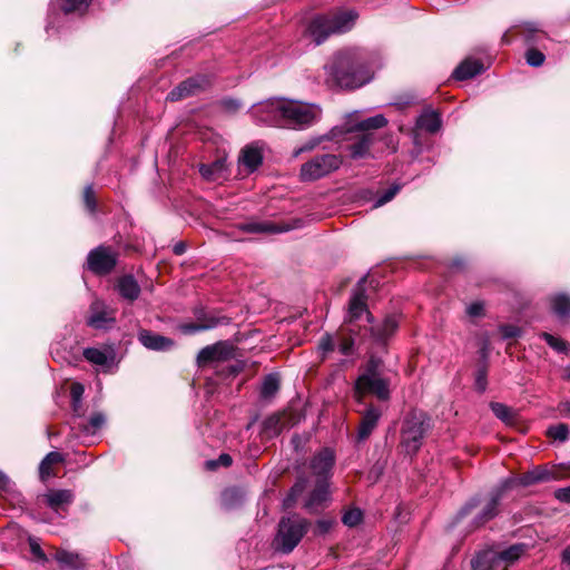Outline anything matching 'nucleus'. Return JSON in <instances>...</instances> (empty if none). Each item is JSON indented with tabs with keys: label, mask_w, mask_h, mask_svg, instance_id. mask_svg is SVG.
I'll list each match as a JSON object with an SVG mask.
<instances>
[{
	"label": "nucleus",
	"mask_w": 570,
	"mask_h": 570,
	"mask_svg": "<svg viewBox=\"0 0 570 570\" xmlns=\"http://www.w3.org/2000/svg\"><path fill=\"white\" fill-rule=\"evenodd\" d=\"M364 283L365 277L358 281L351 295L344 317V330L351 334L362 332L370 335L373 343L385 344L397 330L399 321L395 315H389L381 323L374 324L373 316L367 309Z\"/></svg>",
	"instance_id": "nucleus-1"
},
{
	"label": "nucleus",
	"mask_w": 570,
	"mask_h": 570,
	"mask_svg": "<svg viewBox=\"0 0 570 570\" xmlns=\"http://www.w3.org/2000/svg\"><path fill=\"white\" fill-rule=\"evenodd\" d=\"M328 72L341 88H360L373 78V60L364 50H345L335 56Z\"/></svg>",
	"instance_id": "nucleus-2"
},
{
	"label": "nucleus",
	"mask_w": 570,
	"mask_h": 570,
	"mask_svg": "<svg viewBox=\"0 0 570 570\" xmlns=\"http://www.w3.org/2000/svg\"><path fill=\"white\" fill-rule=\"evenodd\" d=\"M357 13L353 10L340 12L333 16H316L305 31L316 46L324 42L333 33L348 31L354 24Z\"/></svg>",
	"instance_id": "nucleus-3"
},
{
	"label": "nucleus",
	"mask_w": 570,
	"mask_h": 570,
	"mask_svg": "<svg viewBox=\"0 0 570 570\" xmlns=\"http://www.w3.org/2000/svg\"><path fill=\"white\" fill-rule=\"evenodd\" d=\"M524 543L512 544L502 551L493 549L479 552L471 561L472 570H508L527 551Z\"/></svg>",
	"instance_id": "nucleus-4"
},
{
	"label": "nucleus",
	"mask_w": 570,
	"mask_h": 570,
	"mask_svg": "<svg viewBox=\"0 0 570 570\" xmlns=\"http://www.w3.org/2000/svg\"><path fill=\"white\" fill-rule=\"evenodd\" d=\"M282 128L293 130L307 129L321 120L322 109L314 104L285 99Z\"/></svg>",
	"instance_id": "nucleus-5"
},
{
	"label": "nucleus",
	"mask_w": 570,
	"mask_h": 570,
	"mask_svg": "<svg viewBox=\"0 0 570 570\" xmlns=\"http://www.w3.org/2000/svg\"><path fill=\"white\" fill-rule=\"evenodd\" d=\"M430 430V419L423 412L409 413L401 429V445L407 454H415L422 446L423 440Z\"/></svg>",
	"instance_id": "nucleus-6"
},
{
	"label": "nucleus",
	"mask_w": 570,
	"mask_h": 570,
	"mask_svg": "<svg viewBox=\"0 0 570 570\" xmlns=\"http://www.w3.org/2000/svg\"><path fill=\"white\" fill-rule=\"evenodd\" d=\"M389 389L390 373L381 358L372 356L355 382V392H389Z\"/></svg>",
	"instance_id": "nucleus-7"
},
{
	"label": "nucleus",
	"mask_w": 570,
	"mask_h": 570,
	"mask_svg": "<svg viewBox=\"0 0 570 570\" xmlns=\"http://www.w3.org/2000/svg\"><path fill=\"white\" fill-rule=\"evenodd\" d=\"M308 529V522L301 518H283L278 524V531L273 540V547L282 553L292 552Z\"/></svg>",
	"instance_id": "nucleus-8"
},
{
	"label": "nucleus",
	"mask_w": 570,
	"mask_h": 570,
	"mask_svg": "<svg viewBox=\"0 0 570 570\" xmlns=\"http://www.w3.org/2000/svg\"><path fill=\"white\" fill-rule=\"evenodd\" d=\"M343 164L340 155L323 154L315 156L302 165L299 178L302 181H314L337 170Z\"/></svg>",
	"instance_id": "nucleus-9"
},
{
	"label": "nucleus",
	"mask_w": 570,
	"mask_h": 570,
	"mask_svg": "<svg viewBox=\"0 0 570 570\" xmlns=\"http://www.w3.org/2000/svg\"><path fill=\"white\" fill-rule=\"evenodd\" d=\"M285 98H271L253 105L250 115L261 125L282 128Z\"/></svg>",
	"instance_id": "nucleus-10"
},
{
	"label": "nucleus",
	"mask_w": 570,
	"mask_h": 570,
	"mask_svg": "<svg viewBox=\"0 0 570 570\" xmlns=\"http://www.w3.org/2000/svg\"><path fill=\"white\" fill-rule=\"evenodd\" d=\"M358 111H352L345 116L344 122L338 125L342 130V140H352L351 135L355 132H374L375 129L383 128L387 125L384 115H375L366 119H357Z\"/></svg>",
	"instance_id": "nucleus-11"
},
{
	"label": "nucleus",
	"mask_w": 570,
	"mask_h": 570,
	"mask_svg": "<svg viewBox=\"0 0 570 570\" xmlns=\"http://www.w3.org/2000/svg\"><path fill=\"white\" fill-rule=\"evenodd\" d=\"M352 140L350 141H336L348 151V157L353 160H360L365 158H374L372 148L379 139L375 132H355L351 135Z\"/></svg>",
	"instance_id": "nucleus-12"
},
{
	"label": "nucleus",
	"mask_w": 570,
	"mask_h": 570,
	"mask_svg": "<svg viewBox=\"0 0 570 570\" xmlns=\"http://www.w3.org/2000/svg\"><path fill=\"white\" fill-rule=\"evenodd\" d=\"M118 253L109 246L100 245L87 256V267L97 275H107L116 266Z\"/></svg>",
	"instance_id": "nucleus-13"
},
{
	"label": "nucleus",
	"mask_w": 570,
	"mask_h": 570,
	"mask_svg": "<svg viewBox=\"0 0 570 570\" xmlns=\"http://www.w3.org/2000/svg\"><path fill=\"white\" fill-rule=\"evenodd\" d=\"M86 323L95 330H108L116 323V309L102 299H95L89 306Z\"/></svg>",
	"instance_id": "nucleus-14"
},
{
	"label": "nucleus",
	"mask_w": 570,
	"mask_h": 570,
	"mask_svg": "<svg viewBox=\"0 0 570 570\" xmlns=\"http://www.w3.org/2000/svg\"><path fill=\"white\" fill-rule=\"evenodd\" d=\"M335 464V453L332 449L324 448L318 451L309 461L308 469L315 481L330 482Z\"/></svg>",
	"instance_id": "nucleus-15"
},
{
	"label": "nucleus",
	"mask_w": 570,
	"mask_h": 570,
	"mask_svg": "<svg viewBox=\"0 0 570 570\" xmlns=\"http://www.w3.org/2000/svg\"><path fill=\"white\" fill-rule=\"evenodd\" d=\"M301 420V415L291 411L277 412L263 422V434L265 438L272 439L282 433L283 430L291 429L297 424Z\"/></svg>",
	"instance_id": "nucleus-16"
},
{
	"label": "nucleus",
	"mask_w": 570,
	"mask_h": 570,
	"mask_svg": "<svg viewBox=\"0 0 570 570\" xmlns=\"http://www.w3.org/2000/svg\"><path fill=\"white\" fill-rule=\"evenodd\" d=\"M235 350L232 345L218 342L213 345L205 346L197 354L198 366H206L213 363L229 361L234 357Z\"/></svg>",
	"instance_id": "nucleus-17"
},
{
	"label": "nucleus",
	"mask_w": 570,
	"mask_h": 570,
	"mask_svg": "<svg viewBox=\"0 0 570 570\" xmlns=\"http://www.w3.org/2000/svg\"><path fill=\"white\" fill-rule=\"evenodd\" d=\"M209 85V77L204 75H197L181 81L167 95L166 99L169 101H178L203 91Z\"/></svg>",
	"instance_id": "nucleus-18"
},
{
	"label": "nucleus",
	"mask_w": 570,
	"mask_h": 570,
	"mask_svg": "<svg viewBox=\"0 0 570 570\" xmlns=\"http://www.w3.org/2000/svg\"><path fill=\"white\" fill-rule=\"evenodd\" d=\"M331 500L330 482L315 481L313 490L305 499L304 507L309 513H320Z\"/></svg>",
	"instance_id": "nucleus-19"
},
{
	"label": "nucleus",
	"mask_w": 570,
	"mask_h": 570,
	"mask_svg": "<svg viewBox=\"0 0 570 570\" xmlns=\"http://www.w3.org/2000/svg\"><path fill=\"white\" fill-rule=\"evenodd\" d=\"M553 479V473L549 470L537 466L519 476L515 478H509L503 481V487L509 489H512L514 487L521 485V487H529L532 484L547 482Z\"/></svg>",
	"instance_id": "nucleus-20"
},
{
	"label": "nucleus",
	"mask_w": 570,
	"mask_h": 570,
	"mask_svg": "<svg viewBox=\"0 0 570 570\" xmlns=\"http://www.w3.org/2000/svg\"><path fill=\"white\" fill-rule=\"evenodd\" d=\"M91 1L92 0H52L49 8L46 31L49 33L50 30L53 29L55 19L56 16H58L56 4L62 2L60 7L65 14L72 12L82 13L88 9Z\"/></svg>",
	"instance_id": "nucleus-21"
},
{
	"label": "nucleus",
	"mask_w": 570,
	"mask_h": 570,
	"mask_svg": "<svg viewBox=\"0 0 570 570\" xmlns=\"http://www.w3.org/2000/svg\"><path fill=\"white\" fill-rule=\"evenodd\" d=\"M508 488L503 487V482L501 485L491 494L488 502L481 509V511L476 514L473 520V524L475 528H479L490 520H492L499 512L500 501L502 499L503 492L507 491Z\"/></svg>",
	"instance_id": "nucleus-22"
},
{
	"label": "nucleus",
	"mask_w": 570,
	"mask_h": 570,
	"mask_svg": "<svg viewBox=\"0 0 570 570\" xmlns=\"http://www.w3.org/2000/svg\"><path fill=\"white\" fill-rule=\"evenodd\" d=\"M83 357L91 364L110 370L116 366V352L112 347H87L83 350Z\"/></svg>",
	"instance_id": "nucleus-23"
},
{
	"label": "nucleus",
	"mask_w": 570,
	"mask_h": 570,
	"mask_svg": "<svg viewBox=\"0 0 570 570\" xmlns=\"http://www.w3.org/2000/svg\"><path fill=\"white\" fill-rule=\"evenodd\" d=\"M138 341L146 348L158 352L169 351L175 345L171 338L148 330L139 331Z\"/></svg>",
	"instance_id": "nucleus-24"
},
{
	"label": "nucleus",
	"mask_w": 570,
	"mask_h": 570,
	"mask_svg": "<svg viewBox=\"0 0 570 570\" xmlns=\"http://www.w3.org/2000/svg\"><path fill=\"white\" fill-rule=\"evenodd\" d=\"M382 413L383 409L379 405L370 404L366 407L357 430L358 441H363L371 435L373 430L376 428Z\"/></svg>",
	"instance_id": "nucleus-25"
},
{
	"label": "nucleus",
	"mask_w": 570,
	"mask_h": 570,
	"mask_svg": "<svg viewBox=\"0 0 570 570\" xmlns=\"http://www.w3.org/2000/svg\"><path fill=\"white\" fill-rule=\"evenodd\" d=\"M73 499V492L67 489L49 490L43 494L45 503L55 512L66 511Z\"/></svg>",
	"instance_id": "nucleus-26"
},
{
	"label": "nucleus",
	"mask_w": 570,
	"mask_h": 570,
	"mask_svg": "<svg viewBox=\"0 0 570 570\" xmlns=\"http://www.w3.org/2000/svg\"><path fill=\"white\" fill-rule=\"evenodd\" d=\"M115 288L120 297L129 303L135 302L141 292L138 282L132 275L120 276L116 282Z\"/></svg>",
	"instance_id": "nucleus-27"
},
{
	"label": "nucleus",
	"mask_w": 570,
	"mask_h": 570,
	"mask_svg": "<svg viewBox=\"0 0 570 570\" xmlns=\"http://www.w3.org/2000/svg\"><path fill=\"white\" fill-rule=\"evenodd\" d=\"M332 140V141H343L342 140V130L340 129L338 125L334 126L328 132L324 135H320L316 137H312L308 139L303 146H301L298 149L294 151V156H298L302 153L312 151L315 149L318 145H321L323 141Z\"/></svg>",
	"instance_id": "nucleus-28"
},
{
	"label": "nucleus",
	"mask_w": 570,
	"mask_h": 570,
	"mask_svg": "<svg viewBox=\"0 0 570 570\" xmlns=\"http://www.w3.org/2000/svg\"><path fill=\"white\" fill-rule=\"evenodd\" d=\"M441 126L440 115L430 108L424 109L416 119V127L430 134L439 131Z\"/></svg>",
	"instance_id": "nucleus-29"
},
{
	"label": "nucleus",
	"mask_w": 570,
	"mask_h": 570,
	"mask_svg": "<svg viewBox=\"0 0 570 570\" xmlns=\"http://www.w3.org/2000/svg\"><path fill=\"white\" fill-rule=\"evenodd\" d=\"M483 65L476 59H465L453 71L456 80H466L481 73Z\"/></svg>",
	"instance_id": "nucleus-30"
},
{
	"label": "nucleus",
	"mask_w": 570,
	"mask_h": 570,
	"mask_svg": "<svg viewBox=\"0 0 570 570\" xmlns=\"http://www.w3.org/2000/svg\"><path fill=\"white\" fill-rule=\"evenodd\" d=\"M263 161V154L259 148L246 146L239 156V163L245 166L248 173L255 171Z\"/></svg>",
	"instance_id": "nucleus-31"
},
{
	"label": "nucleus",
	"mask_w": 570,
	"mask_h": 570,
	"mask_svg": "<svg viewBox=\"0 0 570 570\" xmlns=\"http://www.w3.org/2000/svg\"><path fill=\"white\" fill-rule=\"evenodd\" d=\"M343 337L338 344L341 354L348 356L353 354L355 344H361L367 340H371L370 335L358 332L357 334H351L348 331L342 328Z\"/></svg>",
	"instance_id": "nucleus-32"
},
{
	"label": "nucleus",
	"mask_w": 570,
	"mask_h": 570,
	"mask_svg": "<svg viewBox=\"0 0 570 570\" xmlns=\"http://www.w3.org/2000/svg\"><path fill=\"white\" fill-rule=\"evenodd\" d=\"M226 164L224 159H217L212 164H202L199 173L207 180H218L225 177Z\"/></svg>",
	"instance_id": "nucleus-33"
},
{
	"label": "nucleus",
	"mask_w": 570,
	"mask_h": 570,
	"mask_svg": "<svg viewBox=\"0 0 570 570\" xmlns=\"http://www.w3.org/2000/svg\"><path fill=\"white\" fill-rule=\"evenodd\" d=\"M55 559L62 568L79 570L85 566L82 558L78 553L67 550H58L55 554Z\"/></svg>",
	"instance_id": "nucleus-34"
},
{
	"label": "nucleus",
	"mask_w": 570,
	"mask_h": 570,
	"mask_svg": "<svg viewBox=\"0 0 570 570\" xmlns=\"http://www.w3.org/2000/svg\"><path fill=\"white\" fill-rule=\"evenodd\" d=\"M244 501V492L238 488L226 489L222 493V504L226 509H234Z\"/></svg>",
	"instance_id": "nucleus-35"
},
{
	"label": "nucleus",
	"mask_w": 570,
	"mask_h": 570,
	"mask_svg": "<svg viewBox=\"0 0 570 570\" xmlns=\"http://www.w3.org/2000/svg\"><path fill=\"white\" fill-rule=\"evenodd\" d=\"M106 423V416L102 412H94L88 423L86 424H79V429L82 431L86 435H94L96 434Z\"/></svg>",
	"instance_id": "nucleus-36"
},
{
	"label": "nucleus",
	"mask_w": 570,
	"mask_h": 570,
	"mask_svg": "<svg viewBox=\"0 0 570 570\" xmlns=\"http://www.w3.org/2000/svg\"><path fill=\"white\" fill-rule=\"evenodd\" d=\"M551 308L553 313L560 317L570 315V297L566 294H558L551 298Z\"/></svg>",
	"instance_id": "nucleus-37"
},
{
	"label": "nucleus",
	"mask_w": 570,
	"mask_h": 570,
	"mask_svg": "<svg viewBox=\"0 0 570 570\" xmlns=\"http://www.w3.org/2000/svg\"><path fill=\"white\" fill-rule=\"evenodd\" d=\"M490 407L494 415L507 424H512L517 420V412L503 403L492 402Z\"/></svg>",
	"instance_id": "nucleus-38"
},
{
	"label": "nucleus",
	"mask_w": 570,
	"mask_h": 570,
	"mask_svg": "<svg viewBox=\"0 0 570 570\" xmlns=\"http://www.w3.org/2000/svg\"><path fill=\"white\" fill-rule=\"evenodd\" d=\"M239 228L244 232L252 233V234H259V233H279L284 229L278 228L274 224L271 223H259V222H249L240 224Z\"/></svg>",
	"instance_id": "nucleus-39"
},
{
	"label": "nucleus",
	"mask_w": 570,
	"mask_h": 570,
	"mask_svg": "<svg viewBox=\"0 0 570 570\" xmlns=\"http://www.w3.org/2000/svg\"><path fill=\"white\" fill-rule=\"evenodd\" d=\"M197 320L199 321V323H197V324L183 325L181 326L183 332L186 334H194L197 332L214 328L219 323L218 320L215 317L203 318L200 316H197Z\"/></svg>",
	"instance_id": "nucleus-40"
},
{
	"label": "nucleus",
	"mask_w": 570,
	"mask_h": 570,
	"mask_svg": "<svg viewBox=\"0 0 570 570\" xmlns=\"http://www.w3.org/2000/svg\"><path fill=\"white\" fill-rule=\"evenodd\" d=\"M281 389V376L277 372L265 375L259 392H277Z\"/></svg>",
	"instance_id": "nucleus-41"
},
{
	"label": "nucleus",
	"mask_w": 570,
	"mask_h": 570,
	"mask_svg": "<svg viewBox=\"0 0 570 570\" xmlns=\"http://www.w3.org/2000/svg\"><path fill=\"white\" fill-rule=\"evenodd\" d=\"M71 395H72L71 407H72L73 414L78 417L83 416L89 409V405H87L83 400V394H71Z\"/></svg>",
	"instance_id": "nucleus-42"
},
{
	"label": "nucleus",
	"mask_w": 570,
	"mask_h": 570,
	"mask_svg": "<svg viewBox=\"0 0 570 570\" xmlns=\"http://www.w3.org/2000/svg\"><path fill=\"white\" fill-rule=\"evenodd\" d=\"M83 203L87 210L90 214H95L97 212V199L95 196V190L92 185H87L83 189Z\"/></svg>",
	"instance_id": "nucleus-43"
},
{
	"label": "nucleus",
	"mask_w": 570,
	"mask_h": 570,
	"mask_svg": "<svg viewBox=\"0 0 570 570\" xmlns=\"http://www.w3.org/2000/svg\"><path fill=\"white\" fill-rule=\"evenodd\" d=\"M548 435L553 440L566 441L569 436V428L566 424L552 425L548 429Z\"/></svg>",
	"instance_id": "nucleus-44"
},
{
	"label": "nucleus",
	"mask_w": 570,
	"mask_h": 570,
	"mask_svg": "<svg viewBox=\"0 0 570 570\" xmlns=\"http://www.w3.org/2000/svg\"><path fill=\"white\" fill-rule=\"evenodd\" d=\"M541 336L544 338L547 344L552 347L553 350L563 353L568 350V344L566 341L556 337L549 333H542Z\"/></svg>",
	"instance_id": "nucleus-45"
},
{
	"label": "nucleus",
	"mask_w": 570,
	"mask_h": 570,
	"mask_svg": "<svg viewBox=\"0 0 570 570\" xmlns=\"http://www.w3.org/2000/svg\"><path fill=\"white\" fill-rule=\"evenodd\" d=\"M525 60L531 67H540L543 65L546 57L541 51L531 48L525 52Z\"/></svg>",
	"instance_id": "nucleus-46"
},
{
	"label": "nucleus",
	"mask_w": 570,
	"mask_h": 570,
	"mask_svg": "<svg viewBox=\"0 0 570 570\" xmlns=\"http://www.w3.org/2000/svg\"><path fill=\"white\" fill-rule=\"evenodd\" d=\"M362 521V512L360 509H351L342 517V522L347 527H355Z\"/></svg>",
	"instance_id": "nucleus-47"
},
{
	"label": "nucleus",
	"mask_w": 570,
	"mask_h": 570,
	"mask_svg": "<svg viewBox=\"0 0 570 570\" xmlns=\"http://www.w3.org/2000/svg\"><path fill=\"white\" fill-rule=\"evenodd\" d=\"M377 141H381L384 147L379 148L380 153L387 150L390 153H395L397 150V140L392 134H385L382 137H379Z\"/></svg>",
	"instance_id": "nucleus-48"
},
{
	"label": "nucleus",
	"mask_w": 570,
	"mask_h": 570,
	"mask_svg": "<svg viewBox=\"0 0 570 570\" xmlns=\"http://www.w3.org/2000/svg\"><path fill=\"white\" fill-rule=\"evenodd\" d=\"M400 190V187L399 186H392L390 187L389 189H386L376 200H375V204H374V207L377 208L380 206H383L385 205L386 203H389L390 200H392L394 198V196L397 194V191Z\"/></svg>",
	"instance_id": "nucleus-49"
},
{
	"label": "nucleus",
	"mask_w": 570,
	"mask_h": 570,
	"mask_svg": "<svg viewBox=\"0 0 570 570\" xmlns=\"http://www.w3.org/2000/svg\"><path fill=\"white\" fill-rule=\"evenodd\" d=\"M523 28H524V38H525L527 42L534 43L535 42L534 35L541 31L539 24L537 22H525L523 24Z\"/></svg>",
	"instance_id": "nucleus-50"
},
{
	"label": "nucleus",
	"mask_w": 570,
	"mask_h": 570,
	"mask_svg": "<svg viewBox=\"0 0 570 570\" xmlns=\"http://www.w3.org/2000/svg\"><path fill=\"white\" fill-rule=\"evenodd\" d=\"M233 460L229 454L223 453L219 455L217 460L207 461L206 465L208 469L213 470L218 465L229 466Z\"/></svg>",
	"instance_id": "nucleus-51"
},
{
	"label": "nucleus",
	"mask_w": 570,
	"mask_h": 570,
	"mask_svg": "<svg viewBox=\"0 0 570 570\" xmlns=\"http://www.w3.org/2000/svg\"><path fill=\"white\" fill-rule=\"evenodd\" d=\"M483 312H484V305L482 302H474V303H471L468 307H466V314L471 317H480L483 315Z\"/></svg>",
	"instance_id": "nucleus-52"
},
{
	"label": "nucleus",
	"mask_w": 570,
	"mask_h": 570,
	"mask_svg": "<svg viewBox=\"0 0 570 570\" xmlns=\"http://www.w3.org/2000/svg\"><path fill=\"white\" fill-rule=\"evenodd\" d=\"M500 333L503 338H514L520 335V328L514 325H503L500 327Z\"/></svg>",
	"instance_id": "nucleus-53"
},
{
	"label": "nucleus",
	"mask_w": 570,
	"mask_h": 570,
	"mask_svg": "<svg viewBox=\"0 0 570 570\" xmlns=\"http://www.w3.org/2000/svg\"><path fill=\"white\" fill-rule=\"evenodd\" d=\"M308 482L309 481L306 478L298 479L297 482L293 485V488L291 490L289 498L291 499H295V497L301 494L305 490V488L307 487Z\"/></svg>",
	"instance_id": "nucleus-54"
},
{
	"label": "nucleus",
	"mask_w": 570,
	"mask_h": 570,
	"mask_svg": "<svg viewBox=\"0 0 570 570\" xmlns=\"http://www.w3.org/2000/svg\"><path fill=\"white\" fill-rule=\"evenodd\" d=\"M318 348L323 353H327V352H331L334 350V342L330 334H325L321 337L320 343H318Z\"/></svg>",
	"instance_id": "nucleus-55"
},
{
	"label": "nucleus",
	"mask_w": 570,
	"mask_h": 570,
	"mask_svg": "<svg viewBox=\"0 0 570 570\" xmlns=\"http://www.w3.org/2000/svg\"><path fill=\"white\" fill-rule=\"evenodd\" d=\"M334 524V521L333 520H327V519H322V520H318L316 522V531L318 534H326L333 527Z\"/></svg>",
	"instance_id": "nucleus-56"
},
{
	"label": "nucleus",
	"mask_w": 570,
	"mask_h": 570,
	"mask_svg": "<svg viewBox=\"0 0 570 570\" xmlns=\"http://www.w3.org/2000/svg\"><path fill=\"white\" fill-rule=\"evenodd\" d=\"M45 464H49L50 466L56 463L63 462L65 458L61 453L57 451L49 452L45 458Z\"/></svg>",
	"instance_id": "nucleus-57"
},
{
	"label": "nucleus",
	"mask_w": 570,
	"mask_h": 570,
	"mask_svg": "<svg viewBox=\"0 0 570 570\" xmlns=\"http://www.w3.org/2000/svg\"><path fill=\"white\" fill-rule=\"evenodd\" d=\"M479 501L478 499H471L458 513V519H462L468 515L476 505Z\"/></svg>",
	"instance_id": "nucleus-58"
},
{
	"label": "nucleus",
	"mask_w": 570,
	"mask_h": 570,
	"mask_svg": "<svg viewBox=\"0 0 570 570\" xmlns=\"http://www.w3.org/2000/svg\"><path fill=\"white\" fill-rule=\"evenodd\" d=\"M554 495L560 502L570 503V485L556 490Z\"/></svg>",
	"instance_id": "nucleus-59"
},
{
	"label": "nucleus",
	"mask_w": 570,
	"mask_h": 570,
	"mask_svg": "<svg viewBox=\"0 0 570 570\" xmlns=\"http://www.w3.org/2000/svg\"><path fill=\"white\" fill-rule=\"evenodd\" d=\"M30 549L35 557L40 559L42 562L47 561V557L38 543L30 541Z\"/></svg>",
	"instance_id": "nucleus-60"
},
{
	"label": "nucleus",
	"mask_w": 570,
	"mask_h": 570,
	"mask_svg": "<svg viewBox=\"0 0 570 570\" xmlns=\"http://www.w3.org/2000/svg\"><path fill=\"white\" fill-rule=\"evenodd\" d=\"M476 389L479 391H484L487 387V380H485V371L479 370L475 379Z\"/></svg>",
	"instance_id": "nucleus-61"
},
{
	"label": "nucleus",
	"mask_w": 570,
	"mask_h": 570,
	"mask_svg": "<svg viewBox=\"0 0 570 570\" xmlns=\"http://www.w3.org/2000/svg\"><path fill=\"white\" fill-rule=\"evenodd\" d=\"M558 411L562 416L570 415V399L561 401L558 406Z\"/></svg>",
	"instance_id": "nucleus-62"
},
{
	"label": "nucleus",
	"mask_w": 570,
	"mask_h": 570,
	"mask_svg": "<svg viewBox=\"0 0 570 570\" xmlns=\"http://www.w3.org/2000/svg\"><path fill=\"white\" fill-rule=\"evenodd\" d=\"M226 368L228 370V375L235 376L243 371L244 365L240 362H235L234 364L227 365Z\"/></svg>",
	"instance_id": "nucleus-63"
},
{
	"label": "nucleus",
	"mask_w": 570,
	"mask_h": 570,
	"mask_svg": "<svg viewBox=\"0 0 570 570\" xmlns=\"http://www.w3.org/2000/svg\"><path fill=\"white\" fill-rule=\"evenodd\" d=\"M39 474L42 480H46L51 475L50 465L45 464V460H42L39 465Z\"/></svg>",
	"instance_id": "nucleus-64"
}]
</instances>
